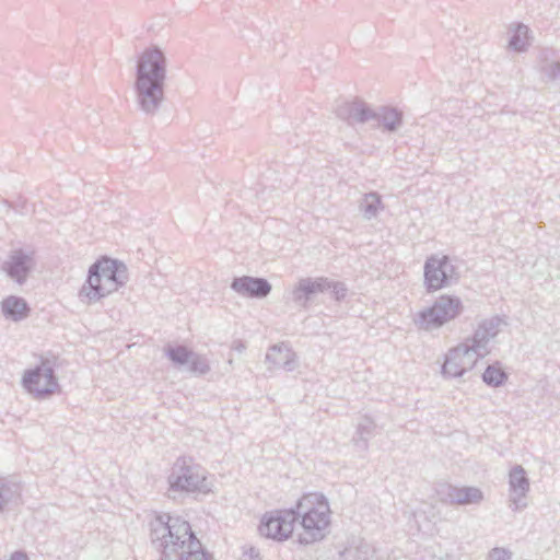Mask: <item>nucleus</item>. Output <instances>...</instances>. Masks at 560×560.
I'll return each instance as SVG.
<instances>
[{
    "label": "nucleus",
    "instance_id": "28",
    "mask_svg": "<svg viewBox=\"0 0 560 560\" xmlns=\"http://www.w3.org/2000/svg\"><path fill=\"white\" fill-rule=\"evenodd\" d=\"M10 493V487L0 480V514L4 511L5 505L11 499Z\"/></svg>",
    "mask_w": 560,
    "mask_h": 560
},
{
    "label": "nucleus",
    "instance_id": "16",
    "mask_svg": "<svg viewBox=\"0 0 560 560\" xmlns=\"http://www.w3.org/2000/svg\"><path fill=\"white\" fill-rule=\"evenodd\" d=\"M231 289L243 296L264 299L269 295L271 284L264 278L243 276L233 279Z\"/></svg>",
    "mask_w": 560,
    "mask_h": 560
},
{
    "label": "nucleus",
    "instance_id": "18",
    "mask_svg": "<svg viewBox=\"0 0 560 560\" xmlns=\"http://www.w3.org/2000/svg\"><path fill=\"white\" fill-rule=\"evenodd\" d=\"M444 500L452 504H478L483 500V493L477 487L447 486Z\"/></svg>",
    "mask_w": 560,
    "mask_h": 560
},
{
    "label": "nucleus",
    "instance_id": "24",
    "mask_svg": "<svg viewBox=\"0 0 560 560\" xmlns=\"http://www.w3.org/2000/svg\"><path fill=\"white\" fill-rule=\"evenodd\" d=\"M482 381L488 386L499 387L508 381V374L498 364H492L482 373Z\"/></svg>",
    "mask_w": 560,
    "mask_h": 560
},
{
    "label": "nucleus",
    "instance_id": "31",
    "mask_svg": "<svg viewBox=\"0 0 560 560\" xmlns=\"http://www.w3.org/2000/svg\"><path fill=\"white\" fill-rule=\"evenodd\" d=\"M10 560H27V555L24 551H14Z\"/></svg>",
    "mask_w": 560,
    "mask_h": 560
},
{
    "label": "nucleus",
    "instance_id": "27",
    "mask_svg": "<svg viewBox=\"0 0 560 560\" xmlns=\"http://www.w3.org/2000/svg\"><path fill=\"white\" fill-rule=\"evenodd\" d=\"M512 552L505 548L495 547L487 556V560H511Z\"/></svg>",
    "mask_w": 560,
    "mask_h": 560
},
{
    "label": "nucleus",
    "instance_id": "14",
    "mask_svg": "<svg viewBox=\"0 0 560 560\" xmlns=\"http://www.w3.org/2000/svg\"><path fill=\"white\" fill-rule=\"evenodd\" d=\"M330 288L331 283L327 278H302L291 292L292 301L296 305L306 308L308 302L313 300L316 294L328 291Z\"/></svg>",
    "mask_w": 560,
    "mask_h": 560
},
{
    "label": "nucleus",
    "instance_id": "32",
    "mask_svg": "<svg viewBox=\"0 0 560 560\" xmlns=\"http://www.w3.org/2000/svg\"><path fill=\"white\" fill-rule=\"evenodd\" d=\"M245 348L246 347H245L244 342L241 340H235L232 345V349L240 353L243 352L245 350Z\"/></svg>",
    "mask_w": 560,
    "mask_h": 560
},
{
    "label": "nucleus",
    "instance_id": "33",
    "mask_svg": "<svg viewBox=\"0 0 560 560\" xmlns=\"http://www.w3.org/2000/svg\"><path fill=\"white\" fill-rule=\"evenodd\" d=\"M254 552L256 553V556H258V552H256V550L254 548L250 549V556H254Z\"/></svg>",
    "mask_w": 560,
    "mask_h": 560
},
{
    "label": "nucleus",
    "instance_id": "29",
    "mask_svg": "<svg viewBox=\"0 0 560 560\" xmlns=\"http://www.w3.org/2000/svg\"><path fill=\"white\" fill-rule=\"evenodd\" d=\"M331 288L329 290L332 291V295L335 298V300L337 301H341L342 299H345L346 294H347V288L343 283L341 282H331Z\"/></svg>",
    "mask_w": 560,
    "mask_h": 560
},
{
    "label": "nucleus",
    "instance_id": "15",
    "mask_svg": "<svg viewBox=\"0 0 560 560\" xmlns=\"http://www.w3.org/2000/svg\"><path fill=\"white\" fill-rule=\"evenodd\" d=\"M500 325L501 319L499 317L482 320L472 337L466 341L469 343V349L480 358H483L488 353L489 341L499 334Z\"/></svg>",
    "mask_w": 560,
    "mask_h": 560
},
{
    "label": "nucleus",
    "instance_id": "13",
    "mask_svg": "<svg viewBox=\"0 0 560 560\" xmlns=\"http://www.w3.org/2000/svg\"><path fill=\"white\" fill-rule=\"evenodd\" d=\"M530 481L522 465L513 466L509 471V508L518 512L527 508V494Z\"/></svg>",
    "mask_w": 560,
    "mask_h": 560
},
{
    "label": "nucleus",
    "instance_id": "5",
    "mask_svg": "<svg viewBox=\"0 0 560 560\" xmlns=\"http://www.w3.org/2000/svg\"><path fill=\"white\" fill-rule=\"evenodd\" d=\"M336 115L349 125L374 122V126L390 132L396 131L402 124V114L398 109L388 106L372 109L361 100L343 102L337 107Z\"/></svg>",
    "mask_w": 560,
    "mask_h": 560
},
{
    "label": "nucleus",
    "instance_id": "7",
    "mask_svg": "<svg viewBox=\"0 0 560 560\" xmlns=\"http://www.w3.org/2000/svg\"><path fill=\"white\" fill-rule=\"evenodd\" d=\"M463 311L464 305L458 296L442 294L434 301L432 306L417 314L415 324L420 329L427 331L434 330L457 318Z\"/></svg>",
    "mask_w": 560,
    "mask_h": 560
},
{
    "label": "nucleus",
    "instance_id": "11",
    "mask_svg": "<svg viewBox=\"0 0 560 560\" xmlns=\"http://www.w3.org/2000/svg\"><path fill=\"white\" fill-rule=\"evenodd\" d=\"M480 357L469 349L468 342L459 343L448 350L442 364L441 374L445 378L462 377L471 370Z\"/></svg>",
    "mask_w": 560,
    "mask_h": 560
},
{
    "label": "nucleus",
    "instance_id": "12",
    "mask_svg": "<svg viewBox=\"0 0 560 560\" xmlns=\"http://www.w3.org/2000/svg\"><path fill=\"white\" fill-rule=\"evenodd\" d=\"M36 266L33 249L16 248L10 252L3 261L2 269L18 284H24Z\"/></svg>",
    "mask_w": 560,
    "mask_h": 560
},
{
    "label": "nucleus",
    "instance_id": "10",
    "mask_svg": "<svg viewBox=\"0 0 560 560\" xmlns=\"http://www.w3.org/2000/svg\"><path fill=\"white\" fill-rule=\"evenodd\" d=\"M296 523L294 509L276 510L266 513L259 524V533L261 536L284 541L293 533Z\"/></svg>",
    "mask_w": 560,
    "mask_h": 560
},
{
    "label": "nucleus",
    "instance_id": "3",
    "mask_svg": "<svg viewBox=\"0 0 560 560\" xmlns=\"http://www.w3.org/2000/svg\"><path fill=\"white\" fill-rule=\"evenodd\" d=\"M294 509L296 521L300 520L302 533L299 541L310 545L324 539L330 525V508L327 499L322 493L304 494Z\"/></svg>",
    "mask_w": 560,
    "mask_h": 560
},
{
    "label": "nucleus",
    "instance_id": "1",
    "mask_svg": "<svg viewBox=\"0 0 560 560\" xmlns=\"http://www.w3.org/2000/svg\"><path fill=\"white\" fill-rule=\"evenodd\" d=\"M167 58L156 45L142 50L136 61L133 94L137 108L153 117L165 102Z\"/></svg>",
    "mask_w": 560,
    "mask_h": 560
},
{
    "label": "nucleus",
    "instance_id": "22",
    "mask_svg": "<svg viewBox=\"0 0 560 560\" xmlns=\"http://www.w3.org/2000/svg\"><path fill=\"white\" fill-rule=\"evenodd\" d=\"M375 427L376 425L371 418L364 417L357 427V432L353 436V443L359 448L365 451L368 448V441L373 434Z\"/></svg>",
    "mask_w": 560,
    "mask_h": 560
},
{
    "label": "nucleus",
    "instance_id": "2",
    "mask_svg": "<svg viewBox=\"0 0 560 560\" xmlns=\"http://www.w3.org/2000/svg\"><path fill=\"white\" fill-rule=\"evenodd\" d=\"M127 266L116 259L102 257L92 264L88 278L79 291V299L84 304H94L119 290L128 281Z\"/></svg>",
    "mask_w": 560,
    "mask_h": 560
},
{
    "label": "nucleus",
    "instance_id": "26",
    "mask_svg": "<svg viewBox=\"0 0 560 560\" xmlns=\"http://www.w3.org/2000/svg\"><path fill=\"white\" fill-rule=\"evenodd\" d=\"M211 370L209 360L197 352H192L190 361L188 362V371L197 376H202Z\"/></svg>",
    "mask_w": 560,
    "mask_h": 560
},
{
    "label": "nucleus",
    "instance_id": "30",
    "mask_svg": "<svg viewBox=\"0 0 560 560\" xmlns=\"http://www.w3.org/2000/svg\"><path fill=\"white\" fill-rule=\"evenodd\" d=\"M357 552L360 553L357 556L359 558V560H366V545L365 544H362L361 546H359L357 549Z\"/></svg>",
    "mask_w": 560,
    "mask_h": 560
},
{
    "label": "nucleus",
    "instance_id": "4",
    "mask_svg": "<svg viewBox=\"0 0 560 560\" xmlns=\"http://www.w3.org/2000/svg\"><path fill=\"white\" fill-rule=\"evenodd\" d=\"M150 537L152 545L161 553L160 560L165 559V552L177 553L187 549L190 541H200L187 521L170 514L159 515L151 523Z\"/></svg>",
    "mask_w": 560,
    "mask_h": 560
},
{
    "label": "nucleus",
    "instance_id": "21",
    "mask_svg": "<svg viewBox=\"0 0 560 560\" xmlns=\"http://www.w3.org/2000/svg\"><path fill=\"white\" fill-rule=\"evenodd\" d=\"M382 207V198L375 191L365 194L359 203L360 211L366 220L376 218Z\"/></svg>",
    "mask_w": 560,
    "mask_h": 560
},
{
    "label": "nucleus",
    "instance_id": "25",
    "mask_svg": "<svg viewBox=\"0 0 560 560\" xmlns=\"http://www.w3.org/2000/svg\"><path fill=\"white\" fill-rule=\"evenodd\" d=\"M528 27L524 24H518L513 31L509 40V47L515 51H524L528 46Z\"/></svg>",
    "mask_w": 560,
    "mask_h": 560
},
{
    "label": "nucleus",
    "instance_id": "19",
    "mask_svg": "<svg viewBox=\"0 0 560 560\" xmlns=\"http://www.w3.org/2000/svg\"><path fill=\"white\" fill-rule=\"evenodd\" d=\"M1 311L5 318L20 322L28 316L30 307L23 298L10 295L2 300Z\"/></svg>",
    "mask_w": 560,
    "mask_h": 560
},
{
    "label": "nucleus",
    "instance_id": "9",
    "mask_svg": "<svg viewBox=\"0 0 560 560\" xmlns=\"http://www.w3.org/2000/svg\"><path fill=\"white\" fill-rule=\"evenodd\" d=\"M424 287L434 292L457 282L459 272L447 255H431L423 267Z\"/></svg>",
    "mask_w": 560,
    "mask_h": 560
},
{
    "label": "nucleus",
    "instance_id": "8",
    "mask_svg": "<svg viewBox=\"0 0 560 560\" xmlns=\"http://www.w3.org/2000/svg\"><path fill=\"white\" fill-rule=\"evenodd\" d=\"M22 385L36 399H46L60 388L49 359H42L38 365L26 370L22 376Z\"/></svg>",
    "mask_w": 560,
    "mask_h": 560
},
{
    "label": "nucleus",
    "instance_id": "20",
    "mask_svg": "<svg viewBox=\"0 0 560 560\" xmlns=\"http://www.w3.org/2000/svg\"><path fill=\"white\" fill-rule=\"evenodd\" d=\"M549 54L548 50L540 54L539 71L546 81L560 82V61L549 59Z\"/></svg>",
    "mask_w": 560,
    "mask_h": 560
},
{
    "label": "nucleus",
    "instance_id": "17",
    "mask_svg": "<svg viewBox=\"0 0 560 560\" xmlns=\"http://www.w3.org/2000/svg\"><path fill=\"white\" fill-rule=\"evenodd\" d=\"M266 362L271 369H283L288 372H292L298 366V360L295 353L287 346L275 345L269 348L266 354Z\"/></svg>",
    "mask_w": 560,
    "mask_h": 560
},
{
    "label": "nucleus",
    "instance_id": "23",
    "mask_svg": "<svg viewBox=\"0 0 560 560\" xmlns=\"http://www.w3.org/2000/svg\"><path fill=\"white\" fill-rule=\"evenodd\" d=\"M192 352L186 346H167L164 348L165 355L175 366L188 364Z\"/></svg>",
    "mask_w": 560,
    "mask_h": 560
},
{
    "label": "nucleus",
    "instance_id": "6",
    "mask_svg": "<svg viewBox=\"0 0 560 560\" xmlns=\"http://www.w3.org/2000/svg\"><path fill=\"white\" fill-rule=\"evenodd\" d=\"M170 490L176 492H208L207 471L191 457H179L168 476Z\"/></svg>",
    "mask_w": 560,
    "mask_h": 560
}]
</instances>
